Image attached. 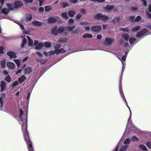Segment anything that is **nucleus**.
<instances>
[{
	"label": "nucleus",
	"mask_w": 151,
	"mask_h": 151,
	"mask_svg": "<svg viewBox=\"0 0 151 151\" xmlns=\"http://www.w3.org/2000/svg\"><path fill=\"white\" fill-rule=\"evenodd\" d=\"M4 1V0H0V14H2V13L6 15L9 12L10 10H15L16 9L20 8L23 5L22 3L19 0H15L14 2V6L13 4H7V6L9 8V9L7 8H4L3 9L1 10L2 8V6L3 5Z\"/></svg>",
	"instance_id": "obj_2"
},
{
	"label": "nucleus",
	"mask_w": 151,
	"mask_h": 151,
	"mask_svg": "<svg viewBox=\"0 0 151 151\" xmlns=\"http://www.w3.org/2000/svg\"><path fill=\"white\" fill-rule=\"evenodd\" d=\"M68 5V4L66 3H63L62 4V6L64 8H65Z\"/></svg>",
	"instance_id": "obj_58"
},
{
	"label": "nucleus",
	"mask_w": 151,
	"mask_h": 151,
	"mask_svg": "<svg viewBox=\"0 0 151 151\" xmlns=\"http://www.w3.org/2000/svg\"><path fill=\"white\" fill-rule=\"evenodd\" d=\"M82 16V15L81 14H78L76 17V19L77 20L79 19Z\"/></svg>",
	"instance_id": "obj_51"
},
{
	"label": "nucleus",
	"mask_w": 151,
	"mask_h": 151,
	"mask_svg": "<svg viewBox=\"0 0 151 151\" xmlns=\"http://www.w3.org/2000/svg\"><path fill=\"white\" fill-rule=\"evenodd\" d=\"M140 28V26H134L131 29V31L133 32H136L138 31Z\"/></svg>",
	"instance_id": "obj_21"
},
{
	"label": "nucleus",
	"mask_w": 151,
	"mask_h": 151,
	"mask_svg": "<svg viewBox=\"0 0 151 151\" xmlns=\"http://www.w3.org/2000/svg\"><path fill=\"white\" fill-rule=\"evenodd\" d=\"M39 11L40 12H42L44 10V8L43 7H40L39 9Z\"/></svg>",
	"instance_id": "obj_63"
},
{
	"label": "nucleus",
	"mask_w": 151,
	"mask_h": 151,
	"mask_svg": "<svg viewBox=\"0 0 151 151\" xmlns=\"http://www.w3.org/2000/svg\"><path fill=\"white\" fill-rule=\"evenodd\" d=\"M51 33L54 35H57L58 34L57 27L55 26L51 29Z\"/></svg>",
	"instance_id": "obj_16"
},
{
	"label": "nucleus",
	"mask_w": 151,
	"mask_h": 151,
	"mask_svg": "<svg viewBox=\"0 0 151 151\" xmlns=\"http://www.w3.org/2000/svg\"><path fill=\"white\" fill-rule=\"evenodd\" d=\"M6 65L11 70H14L16 67L15 64L11 62H8Z\"/></svg>",
	"instance_id": "obj_13"
},
{
	"label": "nucleus",
	"mask_w": 151,
	"mask_h": 151,
	"mask_svg": "<svg viewBox=\"0 0 151 151\" xmlns=\"http://www.w3.org/2000/svg\"><path fill=\"white\" fill-rule=\"evenodd\" d=\"M30 95H31L30 93L29 92H28V94H27V102H29V99L30 98Z\"/></svg>",
	"instance_id": "obj_50"
},
{
	"label": "nucleus",
	"mask_w": 151,
	"mask_h": 151,
	"mask_svg": "<svg viewBox=\"0 0 151 151\" xmlns=\"http://www.w3.org/2000/svg\"><path fill=\"white\" fill-rule=\"evenodd\" d=\"M70 2L72 4H74L77 3L78 1V0H70Z\"/></svg>",
	"instance_id": "obj_47"
},
{
	"label": "nucleus",
	"mask_w": 151,
	"mask_h": 151,
	"mask_svg": "<svg viewBox=\"0 0 151 151\" xmlns=\"http://www.w3.org/2000/svg\"><path fill=\"white\" fill-rule=\"evenodd\" d=\"M52 8L50 6H47L45 7V10L46 11H49Z\"/></svg>",
	"instance_id": "obj_40"
},
{
	"label": "nucleus",
	"mask_w": 151,
	"mask_h": 151,
	"mask_svg": "<svg viewBox=\"0 0 151 151\" xmlns=\"http://www.w3.org/2000/svg\"><path fill=\"white\" fill-rule=\"evenodd\" d=\"M26 79V78L25 76L23 75L22 76L18 79L19 82L21 83Z\"/></svg>",
	"instance_id": "obj_25"
},
{
	"label": "nucleus",
	"mask_w": 151,
	"mask_h": 151,
	"mask_svg": "<svg viewBox=\"0 0 151 151\" xmlns=\"http://www.w3.org/2000/svg\"><path fill=\"white\" fill-rule=\"evenodd\" d=\"M81 12L82 13L84 14L86 12V10L85 9H82L81 10Z\"/></svg>",
	"instance_id": "obj_61"
},
{
	"label": "nucleus",
	"mask_w": 151,
	"mask_h": 151,
	"mask_svg": "<svg viewBox=\"0 0 151 151\" xmlns=\"http://www.w3.org/2000/svg\"><path fill=\"white\" fill-rule=\"evenodd\" d=\"M5 80L7 81L8 82H10L11 80V77L9 76L8 75L6 76V77L5 78Z\"/></svg>",
	"instance_id": "obj_41"
},
{
	"label": "nucleus",
	"mask_w": 151,
	"mask_h": 151,
	"mask_svg": "<svg viewBox=\"0 0 151 151\" xmlns=\"http://www.w3.org/2000/svg\"><path fill=\"white\" fill-rule=\"evenodd\" d=\"M33 0H23L25 4L27 5V4L30 3H32Z\"/></svg>",
	"instance_id": "obj_37"
},
{
	"label": "nucleus",
	"mask_w": 151,
	"mask_h": 151,
	"mask_svg": "<svg viewBox=\"0 0 151 151\" xmlns=\"http://www.w3.org/2000/svg\"><path fill=\"white\" fill-rule=\"evenodd\" d=\"M27 37L29 41V44L28 45L30 46H32L33 44V40H31L29 37L28 36H27Z\"/></svg>",
	"instance_id": "obj_32"
},
{
	"label": "nucleus",
	"mask_w": 151,
	"mask_h": 151,
	"mask_svg": "<svg viewBox=\"0 0 151 151\" xmlns=\"http://www.w3.org/2000/svg\"><path fill=\"white\" fill-rule=\"evenodd\" d=\"M6 97V94L4 93H3L0 95V103L1 106H2L3 104V100Z\"/></svg>",
	"instance_id": "obj_17"
},
{
	"label": "nucleus",
	"mask_w": 151,
	"mask_h": 151,
	"mask_svg": "<svg viewBox=\"0 0 151 151\" xmlns=\"http://www.w3.org/2000/svg\"><path fill=\"white\" fill-rule=\"evenodd\" d=\"M7 55L8 56L10 59H12L13 58H16V55L15 52L12 51H10L7 52Z\"/></svg>",
	"instance_id": "obj_12"
},
{
	"label": "nucleus",
	"mask_w": 151,
	"mask_h": 151,
	"mask_svg": "<svg viewBox=\"0 0 151 151\" xmlns=\"http://www.w3.org/2000/svg\"><path fill=\"white\" fill-rule=\"evenodd\" d=\"M114 6L112 5H107L106 8L105 9L108 11H109L113 9L114 8Z\"/></svg>",
	"instance_id": "obj_23"
},
{
	"label": "nucleus",
	"mask_w": 151,
	"mask_h": 151,
	"mask_svg": "<svg viewBox=\"0 0 151 151\" xmlns=\"http://www.w3.org/2000/svg\"><path fill=\"white\" fill-rule=\"evenodd\" d=\"M93 37V36L92 35L89 34V33H86L83 35V37L84 38H91Z\"/></svg>",
	"instance_id": "obj_30"
},
{
	"label": "nucleus",
	"mask_w": 151,
	"mask_h": 151,
	"mask_svg": "<svg viewBox=\"0 0 151 151\" xmlns=\"http://www.w3.org/2000/svg\"><path fill=\"white\" fill-rule=\"evenodd\" d=\"M141 19V17L140 16H137L135 19V21L136 22L139 21Z\"/></svg>",
	"instance_id": "obj_54"
},
{
	"label": "nucleus",
	"mask_w": 151,
	"mask_h": 151,
	"mask_svg": "<svg viewBox=\"0 0 151 151\" xmlns=\"http://www.w3.org/2000/svg\"><path fill=\"white\" fill-rule=\"evenodd\" d=\"M1 91H3L6 88V83L4 81H1L0 84Z\"/></svg>",
	"instance_id": "obj_14"
},
{
	"label": "nucleus",
	"mask_w": 151,
	"mask_h": 151,
	"mask_svg": "<svg viewBox=\"0 0 151 151\" xmlns=\"http://www.w3.org/2000/svg\"><path fill=\"white\" fill-rule=\"evenodd\" d=\"M31 68L29 67L26 68L24 70V73L25 74L29 73L31 71Z\"/></svg>",
	"instance_id": "obj_26"
},
{
	"label": "nucleus",
	"mask_w": 151,
	"mask_h": 151,
	"mask_svg": "<svg viewBox=\"0 0 151 151\" xmlns=\"http://www.w3.org/2000/svg\"><path fill=\"white\" fill-rule=\"evenodd\" d=\"M19 123L22 125V130L25 141L27 145L29 151H34L32 144L28 137L27 130V119H18Z\"/></svg>",
	"instance_id": "obj_1"
},
{
	"label": "nucleus",
	"mask_w": 151,
	"mask_h": 151,
	"mask_svg": "<svg viewBox=\"0 0 151 151\" xmlns=\"http://www.w3.org/2000/svg\"><path fill=\"white\" fill-rule=\"evenodd\" d=\"M108 17L106 15H103L102 14V17L101 20L103 21H105L108 20Z\"/></svg>",
	"instance_id": "obj_39"
},
{
	"label": "nucleus",
	"mask_w": 151,
	"mask_h": 151,
	"mask_svg": "<svg viewBox=\"0 0 151 151\" xmlns=\"http://www.w3.org/2000/svg\"><path fill=\"white\" fill-rule=\"evenodd\" d=\"M102 38V36L101 35H98L97 36V38L98 39H100Z\"/></svg>",
	"instance_id": "obj_64"
},
{
	"label": "nucleus",
	"mask_w": 151,
	"mask_h": 151,
	"mask_svg": "<svg viewBox=\"0 0 151 151\" xmlns=\"http://www.w3.org/2000/svg\"><path fill=\"white\" fill-rule=\"evenodd\" d=\"M131 139L133 142L137 141L138 139L137 137L135 136H133L131 137Z\"/></svg>",
	"instance_id": "obj_44"
},
{
	"label": "nucleus",
	"mask_w": 151,
	"mask_h": 151,
	"mask_svg": "<svg viewBox=\"0 0 151 151\" xmlns=\"http://www.w3.org/2000/svg\"><path fill=\"white\" fill-rule=\"evenodd\" d=\"M139 148H141L144 151H147V148L146 147L143 145H139Z\"/></svg>",
	"instance_id": "obj_35"
},
{
	"label": "nucleus",
	"mask_w": 151,
	"mask_h": 151,
	"mask_svg": "<svg viewBox=\"0 0 151 151\" xmlns=\"http://www.w3.org/2000/svg\"><path fill=\"white\" fill-rule=\"evenodd\" d=\"M39 2V5L40 6H42V3L44 2L45 0H38Z\"/></svg>",
	"instance_id": "obj_57"
},
{
	"label": "nucleus",
	"mask_w": 151,
	"mask_h": 151,
	"mask_svg": "<svg viewBox=\"0 0 151 151\" xmlns=\"http://www.w3.org/2000/svg\"><path fill=\"white\" fill-rule=\"evenodd\" d=\"M122 36L126 41L129 40L131 44H133L135 42L136 40L135 38H134L131 37L129 38L128 35L126 34H123Z\"/></svg>",
	"instance_id": "obj_5"
},
{
	"label": "nucleus",
	"mask_w": 151,
	"mask_h": 151,
	"mask_svg": "<svg viewBox=\"0 0 151 151\" xmlns=\"http://www.w3.org/2000/svg\"><path fill=\"white\" fill-rule=\"evenodd\" d=\"M74 28L73 27H64L60 26L58 28V33H63L65 35H67L68 32L71 31Z\"/></svg>",
	"instance_id": "obj_4"
},
{
	"label": "nucleus",
	"mask_w": 151,
	"mask_h": 151,
	"mask_svg": "<svg viewBox=\"0 0 151 151\" xmlns=\"http://www.w3.org/2000/svg\"><path fill=\"white\" fill-rule=\"evenodd\" d=\"M4 47L2 46H0V54H2L3 53V50Z\"/></svg>",
	"instance_id": "obj_53"
},
{
	"label": "nucleus",
	"mask_w": 151,
	"mask_h": 151,
	"mask_svg": "<svg viewBox=\"0 0 151 151\" xmlns=\"http://www.w3.org/2000/svg\"><path fill=\"white\" fill-rule=\"evenodd\" d=\"M127 147V145H125L122 146V147L120 150L119 151H125Z\"/></svg>",
	"instance_id": "obj_42"
},
{
	"label": "nucleus",
	"mask_w": 151,
	"mask_h": 151,
	"mask_svg": "<svg viewBox=\"0 0 151 151\" xmlns=\"http://www.w3.org/2000/svg\"><path fill=\"white\" fill-rule=\"evenodd\" d=\"M102 17V14L99 13L96 14L94 16V18L97 19H101Z\"/></svg>",
	"instance_id": "obj_29"
},
{
	"label": "nucleus",
	"mask_w": 151,
	"mask_h": 151,
	"mask_svg": "<svg viewBox=\"0 0 151 151\" xmlns=\"http://www.w3.org/2000/svg\"><path fill=\"white\" fill-rule=\"evenodd\" d=\"M32 18V16L31 14H27L25 16V20L27 22H28L31 20Z\"/></svg>",
	"instance_id": "obj_22"
},
{
	"label": "nucleus",
	"mask_w": 151,
	"mask_h": 151,
	"mask_svg": "<svg viewBox=\"0 0 151 151\" xmlns=\"http://www.w3.org/2000/svg\"><path fill=\"white\" fill-rule=\"evenodd\" d=\"M68 22L70 24H71L73 23L74 21L73 19H70L69 20Z\"/></svg>",
	"instance_id": "obj_60"
},
{
	"label": "nucleus",
	"mask_w": 151,
	"mask_h": 151,
	"mask_svg": "<svg viewBox=\"0 0 151 151\" xmlns=\"http://www.w3.org/2000/svg\"><path fill=\"white\" fill-rule=\"evenodd\" d=\"M135 17L133 16H131L129 18V20L131 22H133L134 19Z\"/></svg>",
	"instance_id": "obj_55"
},
{
	"label": "nucleus",
	"mask_w": 151,
	"mask_h": 151,
	"mask_svg": "<svg viewBox=\"0 0 151 151\" xmlns=\"http://www.w3.org/2000/svg\"><path fill=\"white\" fill-rule=\"evenodd\" d=\"M30 32V31L29 30H24L23 32L24 34H25L26 35H29Z\"/></svg>",
	"instance_id": "obj_56"
},
{
	"label": "nucleus",
	"mask_w": 151,
	"mask_h": 151,
	"mask_svg": "<svg viewBox=\"0 0 151 151\" xmlns=\"http://www.w3.org/2000/svg\"><path fill=\"white\" fill-rule=\"evenodd\" d=\"M1 64L2 68H4L5 67L6 60H2L1 62Z\"/></svg>",
	"instance_id": "obj_34"
},
{
	"label": "nucleus",
	"mask_w": 151,
	"mask_h": 151,
	"mask_svg": "<svg viewBox=\"0 0 151 151\" xmlns=\"http://www.w3.org/2000/svg\"><path fill=\"white\" fill-rule=\"evenodd\" d=\"M147 146L150 148H151V142H148L147 143Z\"/></svg>",
	"instance_id": "obj_59"
},
{
	"label": "nucleus",
	"mask_w": 151,
	"mask_h": 151,
	"mask_svg": "<svg viewBox=\"0 0 151 151\" xmlns=\"http://www.w3.org/2000/svg\"><path fill=\"white\" fill-rule=\"evenodd\" d=\"M150 3L147 9L146 10L145 13L147 17L149 19H151V0H149Z\"/></svg>",
	"instance_id": "obj_9"
},
{
	"label": "nucleus",
	"mask_w": 151,
	"mask_h": 151,
	"mask_svg": "<svg viewBox=\"0 0 151 151\" xmlns=\"http://www.w3.org/2000/svg\"><path fill=\"white\" fill-rule=\"evenodd\" d=\"M68 39L65 37H62L59 38L58 42L59 43H65L67 42Z\"/></svg>",
	"instance_id": "obj_19"
},
{
	"label": "nucleus",
	"mask_w": 151,
	"mask_h": 151,
	"mask_svg": "<svg viewBox=\"0 0 151 151\" xmlns=\"http://www.w3.org/2000/svg\"><path fill=\"white\" fill-rule=\"evenodd\" d=\"M119 31H122L125 32H128L129 31V29L127 27H121L119 28Z\"/></svg>",
	"instance_id": "obj_28"
},
{
	"label": "nucleus",
	"mask_w": 151,
	"mask_h": 151,
	"mask_svg": "<svg viewBox=\"0 0 151 151\" xmlns=\"http://www.w3.org/2000/svg\"><path fill=\"white\" fill-rule=\"evenodd\" d=\"M34 45L35 46V48L36 50L41 49L43 47V43L39 42L37 40L34 41Z\"/></svg>",
	"instance_id": "obj_7"
},
{
	"label": "nucleus",
	"mask_w": 151,
	"mask_h": 151,
	"mask_svg": "<svg viewBox=\"0 0 151 151\" xmlns=\"http://www.w3.org/2000/svg\"><path fill=\"white\" fill-rule=\"evenodd\" d=\"M141 2L142 3L143 5L145 7L147 6V1L145 0H141Z\"/></svg>",
	"instance_id": "obj_48"
},
{
	"label": "nucleus",
	"mask_w": 151,
	"mask_h": 151,
	"mask_svg": "<svg viewBox=\"0 0 151 151\" xmlns=\"http://www.w3.org/2000/svg\"><path fill=\"white\" fill-rule=\"evenodd\" d=\"M27 41L26 38H23L22 40V42L21 45V47L22 48L24 47V45L27 43Z\"/></svg>",
	"instance_id": "obj_31"
},
{
	"label": "nucleus",
	"mask_w": 151,
	"mask_h": 151,
	"mask_svg": "<svg viewBox=\"0 0 151 151\" xmlns=\"http://www.w3.org/2000/svg\"><path fill=\"white\" fill-rule=\"evenodd\" d=\"M67 50H65L63 49V48H61L59 50H58H58H57V51L58 52H59V54L60 53H63L65 52V51H66Z\"/></svg>",
	"instance_id": "obj_49"
},
{
	"label": "nucleus",
	"mask_w": 151,
	"mask_h": 151,
	"mask_svg": "<svg viewBox=\"0 0 151 151\" xmlns=\"http://www.w3.org/2000/svg\"><path fill=\"white\" fill-rule=\"evenodd\" d=\"M130 142V140L129 139H127L125 140L124 144H129Z\"/></svg>",
	"instance_id": "obj_52"
},
{
	"label": "nucleus",
	"mask_w": 151,
	"mask_h": 151,
	"mask_svg": "<svg viewBox=\"0 0 151 151\" xmlns=\"http://www.w3.org/2000/svg\"><path fill=\"white\" fill-rule=\"evenodd\" d=\"M128 51H127L124 53L123 52H122L121 50H119L118 52H116V54L117 57L118 59L120 60L121 61L122 60L125 61H126V59L127 55L128 54ZM122 63L123 65L122 70V73L124 70L125 68V63L124 62H122Z\"/></svg>",
	"instance_id": "obj_3"
},
{
	"label": "nucleus",
	"mask_w": 151,
	"mask_h": 151,
	"mask_svg": "<svg viewBox=\"0 0 151 151\" xmlns=\"http://www.w3.org/2000/svg\"><path fill=\"white\" fill-rule=\"evenodd\" d=\"M151 34V33L149 32L147 29L144 28L138 33L136 35V37H141L143 36Z\"/></svg>",
	"instance_id": "obj_6"
},
{
	"label": "nucleus",
	"mask_w": 151,
	"mask_h": 151,
	"mask_svg": "<svg viewBox=\"0 0 151 151\" xmlns=\"http://www.w3.org/2000/svg\"><path fill=\"white\" fill-rule=\"evenodd\" d=\"M120 19V17L118 16L115 17H114L113 19V22L115 23L119 21Z\"/></svg>",
	"instance_id": "obj_38"
},
{
	"label": "nucleus",
	"mask_w": 151,
	"mask_h": 151,
	"mask_svg": "<svg viewBox=\"0 0 151 151\" xmlns=\"http://www.w3.org/2000/svg\"><path fill=\"white\" fill-rule=\"evenodd\" d=\"M125 101H126V103L127 106L129 110V111H130V116L129 118V119H128V125H127V127H129L130 125V122H132L131 120V116L132 113H131V111L130 110L129 107L127 105V102L126 100H125Z\"/></svg>",
	"instance_id": "obj_18"
},
{
	"label": "nucleus",
	"mask_w": 151,
	"mask_h": 151,
	"mask_svg": "<svg viewBox=\"0 0 151 151\" xmlns=\"http://www.w3.org/2000/svg\"><path fill=\"white\" fill-rule=\"evenodd\" d=\"M101 26L100 25L92 26L91 28V30L95 32H98L100 31L101 29Z\"/></svg>",
	"instance_id": "obj_11"
},
{
	"label": "nucleus",
	"mask_w": 151,
	"mask_h": 151,
	"mask_svg": "<svg viewBox=\"0 0 151 151\" xmlns=\"http://www.w3.org/2000/svg\"><path fill=\"white\" fill-rule=\"evenodd\" d=\"M36 53L40 57H42V54L39 51H37Z\"/></svg>",
	"instance_id": "obj_62"
},
{
	"label": "nucleus",
	"mask_w": 151,
	"mask_h": 151,
	"mask_svg": "<svg viewBox=\"0 0 151 151\" xmlns=\"http://www.w3.org/2000/svg\"><path fill=\"white\" fill-rule=\"evenodd\" d=\"M19 83H18V82L17 81H14L12 85V88H15V86H17V85H18V84Z\"/></svg>",
	"instance_id": "obj_45"
},
{
	"label": "nucleus",
	"mask_w": 151,
	"mask_h": 151,
	"mask_svg": "<svg viewBox=\"0 0 151 151\" xmlns=\"http://www.w3.org/2000/svg\"><path fill=\"white\" fill-rule=\"evenodd\" d=\"M14 62L17 65L18 67H19L20 66V62L18 60L15 59L14 60Z\"/></svg>",
	"instance_id": "obj_43"
},
{
	"label": "nucleus",
	"mask_w": 151,
	"mask_h": 151,
	"mask_svg": "<svg viewBox=\"0 0 151 151\" xmlns=\"http://www.w3.org/2000/svg\"><path fill=\"white\" fill-rule=\"evenodd\" d=\"M114 41V39L113 38L106 37L105 40V44L108 45H111Z\"/></svg>",
	"instance_id": "obj_10"
},
{
	"label": "nucleus",
	"mask_w": 151,
	"mask_h": 151,
	"mask_svg": "<svg viewBox=\"0 0 151 151\" xmlns=\"http://www.w3.org/2000/svg\"><path fill=\"white\" fill-rule=\"evenodd\" d=\"M43 47L48 48L50 47L51 46V43L49 42H45L43 43Z\"/></svg>",
	"instance_id": "obj_24"
},
{
	"label": "nucleus",
	"mask_w": 151,
	"mask_h": 151,
	"mask_svg": "<svg viewBox=\"0 0 151 151\" xmlns=\"http://www.w3.org/2000/svg\"><path fill=\"white\" fill-rule=\"evenodd\" d=\"M61 45L60 44L58 45L55 47V50L54 51H51L48 52V55L49 56H51L56 54L57 55L59 54V52L57 50L60 47Z\"/></svg>",
	"instance_id": "obj_8"
},
{
	"label": "nucleus",
	"mask_w": 151,
	"mask_h": 151,
	"mask_svg": "<svg viewBox=\"0 0 151 151\" xmlns=\"http://www.w3.org/2000/svg\"><path fill=\"white\" fill-rule=\"evenodd\" d=\"M139 8L133 7L132 8V11L134 12H139Z\"/></svg>",
	"instance_id": "obj_46"
},
{
	"label": "nucleus",
	"mask_w": 151,
	"mask_h": 151,
	"mask_svg": "<svg viewBox=\"0 0 151 151\" xmlns=\"http://www.w3.org/2000/svg\"><path fill=\"white\" fill-rule=\"evenodd\" d=\"M37 60L40 62L41 64H44L47 61L46 59H42L40 58L37 59Z\"/></svg>",
	"instance_id": "obj_33"
},
{
	"label": "nucleus",
	"mask_w": 151,
	"mask_h": 151,
	"mask_svg": "<svg viewBox=\"0 0 151 151\" xmlns=\"http://www.w3.org/2000/svg\"><path fill=\"white\" fill-rule=\"evenodd\" d=\"M62 17L65 19H68V17L67 15V13L66 12H64L62 13L61 14Z\"/></svg>",
	"instance_id": "obj_36"
},
{
	"label": "nucleus",
	"mask_w": 151,
	"mask_h": 151,
	"mask_svg": "<svg viewBox=\"0 0 151 151\" xmlns=\"http://www.w3.org/2000/svg\"><path fill=\"white\" fill-rule=\"evenodd\" d=\"M35 26H41L42 25V22L37 21H34L31 22Z\"/></svg>",
	"instance_id": "obj_20"
},
{
	"label": "nucleus",
	"mask_w": 151,
	"mask_h": 151,
	"mask_svg": "<svg viewBox=\"0 0 151 151\" xmlns=\"http://www.w3.org/2000/svg\"><path fill=\"white\" fill-rule=\"evenodd\" d=\"M76 12L74 11H70L68 12L69 16L70 17H73L75 14Z\"/></svg>",
	"instance_id": "obj_27"
},
{
	"label": "nucleus",
	"mask_w": 151,
	"mask_h": 151,
	"mask_svg": "<svg viewBox=\"0 0 151 151\" xmlns=\"http://www.w3.org/2000/svg\"><path fill=\"white\" fill-rule=\"evenodd\" d=\"M58 19L57 17H50L48 19L47 22L50 23H52L55 22Z\"/></svg>",
	"instance_id": "obj_15"
}]
</instances>
